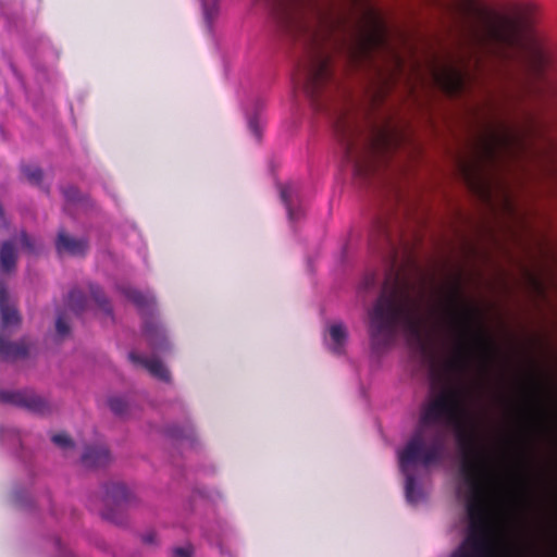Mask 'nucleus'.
<instances>
[{"mask_svg": "<svg viewBox=\"0 0 557 557\" xmlns=\"http://www.w3.org/2000/svg\"><path fill=\"white\" fill-rule=\"evenodd\" d=\"M500 350H410L416 370L424 371L431 386L440 393L421 410L419 423L404 447L403 460L414 459L417 453L428 449L426 430L438 423L457 428L461 450L459 474L467 488L466 510L469 529L463 547L451 557H496L491 511L499 491V480L479 446L475 432L462 423L466 409L469 363L463 352H499Z\"/></svg>", "mask_w": 557, "mask_h": 557, "instance_id": "obj_1", "label": "nucleus"}, {"mask_svg": "<svg viewBox=\"0 0 557 557\" xmlns=\"http://www.w3.org/2000/svg\"><path fill=\"white\" fill-rule=\"evenodd\" d=\"M274 15L281 32L308 50L305 89L309 97H334L339 82L334 75L326 41L336 28L343 38L335 42L356 66L373 63L377 52H391L387 29L375 10L367 8L355 21L327 18L311 0H274Z\"/></svg>", "mask_w": 557, "mask_h": 557, "instance_id": "obj_2", "label": "nucleus"}, {"mask_svg": "<svg viewBox=\"0 0 557 557\" xmlns=\"http://www.w3.org/2000/svg\"><path fill=\"white\" fill-rule=\"evenodd\" d=\"M469 160H459L468 187L490 202L494 185H502L499 172L527 161L542 163L545 171L557 175V143L546 134V126L529 112L521 125L496 120L483 126L471 143Z\"/></svg>", "mask_w": 557, "mask_h": 557, "instance_id": "obj_3", "label": "nucleus"}, {"mask_svg": "<svg viewBox=\"0 0 557 557\" xmlns=\"http://www.w3.org/2000/svg\"><path fill=\"white\" fill-rule=\"evenodd\" d=\"M339 96L343 103L332 110L344 158L356 176L368 180L387 164L405 136L389 122L376 123L360 115L345 91Z\"/></svg>", "mask_w": 557, "mask_h": 557, "instance_id": "obj_4", "label": "nucleus"}, {"mask_svg": "<svg viewBox=\"0 0 557 557\" xmlns=\"http://www.w3.org/2000/svg\"><path fill=\"white\" fill-rule=\"evenodd\" d=\"M399 324L419 333L429 324L422 296L411 293L410 284L394 267L385 275L381 293L369 312V329L373 338L387 341Z\"/></svg>", "mask_w": 557, "mask_h": 557, "instance_id": "obj_5", "label": "nucleus"}, {"mask_svg": "<svg viewBox=\"0 0 557 557\" xmlns=\"http://www.w3.org/2000/svg\"><path fill=\"white\" fill-rule=\"evenodd\" d=\"M431 315L462 342L441 348H557L556 346H497L480 343L488 333L486 314L478 304L465 297L459 282L450 287L440 304L431 308ZM418 348L431 347L421 345Z\"/></svg>", "mask_w": 557, "mask_h": 557, "instance_id": "obj_6", "label": "nucleus"}, {"mask_svg": "<svg viewBox=\"0 0 557 557\" xmlns=\"http://www.w3.org/2000/svg\"><path fill=\"white\" fill-rule=\"evenodd\" d=\"M444 450L445 443L443 434L441 432H436L429 444L428 449L417 453L413 460L404 462V448L398 451L399 469L405 475V495L409 503L414 504L421 498V491L418 488L417 480L414 474L411 472V468L418 463L423 467H429L433 463L440 462L443 459Z\"/></svg>", "mask_w": 557, "mask_h": 557, "instance_id": "obj_7", "label": "nucleus"}, {"mask_svg": "<svg viewBox=\"0 0 557 557\" xmlns=\"http://www.w3.org/2000/svg\"><path fill=\"white\" fill-rule=\"evenodd\" d=\"M101 516L115 524L125 522V512L135 502V496L122 482H109L103 486Z\"/></svg>", "mask_w": 557, "mask_h": 557, "instance_id": "obj_8", "label": "nucleus"}, {"mask_svg": "<svg viewBox=\"0 0 557 557\" xmlns=\"http://www.w3.org/2000/svg\"><path fill=\"white\" fill-rule=\"evenodd\" d=\"M0 403L25 408L39 414L50 411L48 401L32 391H1Z\"/></svg>", "mask_w": 557, "mask_h": 557, "instance_id": "obj_9", "label": "nucleus"}, {"mask_svg": "<svg viewBox=\"0 0 557 557\" xmlns=\"http://www.w3.org/2000/svg\"><path fill=\"white\" fill-rule=\"evenodd\" d=\"M54 245L59 256L66 255L84 258L89 251V240L87 237H75L69 234L64 228L58 232Z\"/></svg>", "mask_w": 557, "mask_h": 557, "instance_id": "obj_10", "label": "nucleus"}, {"mask_svg": "<svg viewBox=\"0 0 557 557\" xmlns=\"http://www.w3.org/2000/svg\"><path fill=\"white\" fill-rule=\"evenodd\" d=\"M128 360L136 369L145 370L160 381L169 382L171 379L170 371L156 356H145L141 350H129Z\"/></svg>", "mask_w": 557, "mask_h": 557, "instance_id": "obj_11", "label": "nucleus"}, {"mask_svg": "<svg viewBox=\"0 0 557 557\" xmlns=\"http://www.w3.org/2000/svg\"><path fill=\"white\" fill-rule=\"evenodd\" d=\"M0 313L2 327L17 326L21 315L17 309L10 304L5 283L0 281Z\"/></svg>", "mask_w": 557, "mask_h": 557, "instance_id": "obj_12", "label": "nucleus"}, {"mask_svg": "<svg viewBox=\"0 0 557 557\" xmlns=\"http://www.w3.org/2000/svg\"><path fill=\"white\" fill-rule=\"evenodd\" d=\"M111 461V456L104 446H88L82 455V463L86 468L96 469L106 467Z\"/></svg>", "mask_w": 557, "mask_h": 557, "instance_id": "obj_13", "label": "nucleus"}, {"mask_svg": "<svg viewBox=\"0 0 557 557\" xmlns=\"http://www.w3.org/2000/svg\"><path fill=\"white\" fill-rule=\"evenodd\" d=\"M18 259L17 248L13 239H7L0 245V271L12 273L16 269Z\"/></svg>", "mask_w": 557, "mask_h": 557, "instance_id": "obj_14", "label": "nucleus"}, {"mask_svg": "<svg viewBox=\"0 0 557 557\" xmlns=\"http://www.w3.org/2000/svg\"><path fill=\"white\" fill-rule=\"evenodd\" d=\"M121 293L141 311H149L154 305V300L151 296L143 294L137 289L123 287L121 288Z\"/></svg>", "mask_w": 557, "mask_h": 557, "instance_id": "obj_15", "label": "nucleus"}, {"mask_svg": "<svg viewBox=\"0 0 557 557\" xmlns=\"http://www.w3.org/2000/svg\"><path fill=\"white\" fill-rule=\"evenodd\" d=\"M89 293H90V296L94 299L95 304L97 305L98 309L101 311V313L106 318L113 321L112 306H111L109 299L107 298V296L103 294L102 289L95 284H90Z\"/></svg>", "mask_w": 557, "mask_h": 557, "instance_id": "obj_16", "label": "nucleus"}, {"mask_svg": "<svg viewBox=\"0 0 557 557\" xmlns=\"http://www.w3.org/2000/svg\"><path fill=\"white\" fill-rule=\"evenodd\" d=\"M298 195V188L294 184H286L280 187V196L281 199L286 207L289 220H296L298 218V212H296L293 208L294 199Z\"/></svg>", "mask_w": 557, "mask_h": 557, "instance_id": "obj_17", "label": "nucleus"}, {"mask_svg": "<svg viewBox=\"0 0 557 557\" xmlns=\"http://www.w3.org/2000/svg\"><path fill=\"white\" fill-rule=\"evenodd\" d=\"M107 405L111 412L119 418H126L131 413V401L122 395L110 396Z\"/></svg>", "mask_w": 557, "mask_h": 557, "instance_id": "obj_18", "label": "nucleus"}, {"mask_svg": "<svg viewBox=\"0 0 557 557\" xmlns=\"http://www.w3.org/2000/svg\"><path fill=\"white\" fill-rule=\"evenodd\" d=\"M67 307L76 314L83 313L87 308V298L82 290L73 288L67 296Z\"/></svg>", "mask_w": 557, "mask_h": 557, "instance_id": "obj_19", "label": "nucleus"}, {"mask_svg": "<svg viewBox=\"0 0 557 557\" xmlns=\"http://www.w3.org/2000/svg\"><path fill=\"white\" fill-rule=\"evenodd\" d=\"M329 335L334 345L344 346L348 337L347 327L343 322H334L329 326Z\"/></svg>", "mask_w": 557, "mask_h": 557, "instance_id": "obj_20", "label": "nucleus"}, {"mask_svg": "<svg viewBox=\"0 0 557 557\" xmlns=\"http://www.w3.org/2000/svg\"><path fill=\"white\" fill-rule=\"evenodd\" d=\"M371 236L373 240L377 237V239H382L385 244L391 245L389 228L387 222L385 220L376 221Z\"/></svg>", "mask_w": 557, "mask_h": 557, "instance_id": "obj_21", "label": "nucleus"}, {"mask_svg": "<svg viewBox=\"0 0 557 557\" xmlns=\"http://www.w3.org/2000/svg\"><path fill=\"white\" fill-rule=\"evenodd\" d=\"M20 243L22 248L28 255H36L40 249V245L37 243V240L30 237L25 231H22L20 234Z\"/></svg>", "mask_w": 557, "mask_h": 557, "instance_id": "obj_22", "label": "nucleus"}, {"mask_svg": "<svg viewBox=\"0 0 557 557\" xmlns=\"http://www.w3.org/2000/svg\"><path fill=\"white\" fill-rule=\"evenodd\" d=\"M520 90L517 92V95H513L507 90L504 91V97L506 99H516L518 101H521L527 94L531 92L533 87L529 79H522L518 82Z\"/></svg>", "mask_w": 557, "mask_h": 557, "instance_id": "obj_23", "label": "nucleus"}, {"mask_svg": "<svg viewBox=\"0 0 557 557\" xmlns=\"http://www.w3.org/2000/svg\"><path fill=\"white\" fill-rule=\"evenodd\" d=\"M24 176L30 184L39 185L42 181V171L40 168L35 165H24L22 168Z\"/></svg>", "mask_w": 557, "mask_h": 557, "instance_id": "obj_24", "label": "nucleus"}, {"mask_svg": "<svg viewBox=\"0 0 557 557\" xmlns=\"http://www.w3.org/2000/svg\"><path fill=\"white\" fill-rule=\"evenodd\" d=\"M30 350H0V362H15L25 359Z\"/></svg>", "mask_w": 557, "mask_h": 557, "instance_id": "obj_25", "label": "nucleus"}, {"mask_svg": "<svg viewBox=\"0 0 557 557\" xmlns=\"http://www.w3.org/2000/svg\"><path fill=\"white\" fill-rule=\"evenodd\" d=\"M71 333V327L63 314H59L55 321V335L58 339H63Z\"/></svg>", "mask_w": 557, "mask_h": 557, "instance_id": "obj_26", "label": "nucleus"}, {"mask_svg": "<svg viewBox=\"0 0 557 557\" xmlns=\"http://www.w3.org/2000/svg\"><path fill=\"white\" fill-rule=\"evenodd\" d=\"M377 282L379 274L376 272H368L360 284V289L364 292L372 290L376 287Z\"/></svg>", "mask_w": 557, "mask_h": 557, "instance_id": "obj_27", "label": "nucleus"}, {"mask_svg": "<svg viewBox=\"0 0 557 557\" xmlns=\"http://www.w3.org/2000/svg\"><path fill=\"white\" fill-rule=\"evenodd\" d=\"M61 191L67 202H76L81 199L79 189L74 185H66L61 188Z\"/></svg>", "mask_w": 557, "mask_h": 557, "instance_id": "obj_28", "label": "nucleus"}, {"mask_svg": "<svg viewBox=\"0 0 557 557\" xmlns=\"http://www.w3.org/2000/svg\"><path fill=\"white\" fill-rule=\"evenodd\" d=\"M52 442L62 449L73 448L74 443L66 433H58L52 436Z\"/></svg>", "mask_w": 557, "mask_h": 557, "instance_id": "obj_29", "label": "nucleus"}, {"mask_svg": "<svg viewBox=\"0 0 557 557\" xmlns=\"http://www.w3.org/2000/svg\"><path fill=\"white\" fill-rule=\"evenodd\" d=\"M168 433L174 438H189L193 435V429L190 426L176 428L171 426L168 429Z\"/></svg>", "mask_w": 557, "mask_h": 557, "instance_id": "obj_30", "label": "nucleus"}, {"mask_svg": "<svg viewBox=\"0 0 557 557\" xmlns=\"http://www.w3.org/2000/svg\"><path fill=\"white\" fill-rule=\"evenodd\" d=\"M194 553V546L189 543L172 548V557H193Z\"/></svg>", "mask_w": 557, "mask_h": 557, "instance_id": "obj_31", "label": "nucleus"}, {"mask_svg": "<svg viewBox=\"0 0 557 557\" xmlns=\"http://www.w3.org/2000/svg\"><path fill=\"white\" fill-rule=\"evenodd\" d=\"M528 275H529L531 284L533 285L536 293L540 296L545 297V286H544L543 282L539 277H536L535 275H533L531 273H528Z\"/></svg>", "mask_w": 557, "mask_h": 557, "instance_id": "obj_32", "label": "nucleus"}, {"mask_svg": "<svg viewBox=\"0 0 557 557\" xmlns=\"http://www.w3.org/2000/svg\"><path fill=\"white\" fill-rule=\"evenodd\" d=\"M141 540L146 545H154L157 543V534L153 531H148L143 534Z\"/></svg>", "mask_w": 557, "mask_h": 557, "instance_id": "obj_33", "label": "nucleus"}, {"mask_svg": "<svg viewBox=\"0 0 557 557\" xmlns=\"http://www.w3.org/2000/svg\"><path fill=\"white\" fill-rule=\"evenodd\" d=\"M248 126H249L250 132L256 136L257 139H259L260 138V131H259V127H258V124H257V120L256 119H250L249 123H248Z\"/></svg>", "mask_w": 557, "mask_h": 557, "instance_id": "obj_34", "label": "nucleus"}, {"mask_svg": "<svg viewBox=\"0 0 557 557\" xmlns=\"http://www.w3.org/2000/svg\"><path fill=\"white\" fill-rule=\"evenodd\" d=\"M203 14L207 22L210 24L212 18V10L208 7L207 2L202 0Z\"/></svg>", "mask_w": 557, "mask_h": 557, "instance_id": "obj_35", "label": "nucleus"}, {"mask_svg": "<svg viewBox=\"0 0 557 557\" xmlns=\"http://www.w3.org/2000/svg\"><path fill=\"white\" fill-rule=\"evenodd\" d=\"M0 348L4 349V348H21V347L17 345H13V344L4 341L3 338H0Z\"/></svg>", "mask_w": 557, "mask_h": 557, "instance_id": "obj_36", "label": "nucleus"}, {"mask_svg": "<svg viewBox=\"0 0 557 557\" xmlns=\"http://www.w3.org/2000/svg\"><path fill=\"white\" fill-rule=\"evenodd\" d=\"M396 62H397V65L400 66V60L398 58L396 59Z\"/></svg>", "mask_w": 557, "mask_h": 557, "instance_id": "obj_37", "label": "nucleus"}, {"mask_svg": "<svg viewBox=\"0 0 557 557\" xmlns=\"http://www.w3.org/2000/svg\"><path fill=\"white\" fill-rule=\"evenodd\" d=\"M462 490L461 486L458 487V494H461Z\"/></svg>", "mask_w": 557, "mask_h": 557, "instance_id": "obj_38", "label": "nucleus"}]
</instances>
